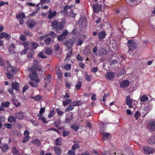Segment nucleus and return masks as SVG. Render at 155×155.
Here are the masks:
<instances>
[{
  "label": "nucleus",
  "instance_id": "nucleus-1",
  "mask_svg": "<svg viewBox=\"0 0 155 155\" xmlns=\"http://www.w3.org/2000/svg\"><path fill=\"white\" fill-rule=\"evenodd\" d=\"M66 23V22L65 19L59 22H58L57 21H54L51 23L52 26L56 30H61L64 29Z\"/></svg>",
  "mask_w": 155,
  "mask_h": 155
},
{
  "label": "nucleus",
  "instance_id": "nucleus-2",
  "mask_svg": "<svg viewBox=\"0 0 155 155\" xmlns=\"http://www.w3.org/2000/svg\"><path fill=\"white\" fill-rule=\"evenodd\" d=\"M29 70H31V72L29 74V77L31 80L35 81L36 83H39L40 81V79L38 78V76L37 72L35 70H33L32 68H29Z\"/></svg>",
  "mask_w": 155,
  "mask_h": 155
},
{
  "label": "nucleus",
  "instance_id": "nucleus-3",
  "mask_svg": "<svg viewBox=\"0 0 155 155\" xmlns=\"http://www.w3.org/2000/svg\"><path fill=\"white\" fill-rule=\"evenodd\" d=\"M127 43L128 45L129 51H133L137 48V44L133 40H128Z\"/></svg>",
  "mask_w": 155,
  "mask_h": 155
},
{
  "label": "nucleus",
  "instance_id": "nucleus-4",
  "mask_svg": "<svg viewBox=\"0 0 155 155\" xmlns=\"http://www.w3.org/2000/svg\"><path fill=\"white\" fill-rule=\"evenodd\" d=\"M143 153L146 154H150L153 153L155 152V150L153 148L148 146H145L143 147Z\"/></svg>",
  "mask_w": 155,
  "mask_h": 155
},
{
  "label": "nucleus",
  "instance_id": "nucleus-5",
  "mask_svg": "<svg viewBox=\"0 0 155 155\" xmlns=\"http://www.w3.org/2000/svg\"><path fill=\"white\" fill-rule=\"evenodd\" d=\"M126 102L127 105L130 107V106H133V105H136L137 104V102L136 101H134V100H131L130 96H128L127 97Z\"/></svg>",
  "mask_w": 155,
  "mask_h": 155
},
{
  "label": "nucleus",
  "instance_id": "nucleus-6",
  "mask_svg": "<svg viewBox=\"0 0 155 155\" xmlns=\"http://www.w3.org/2000/svg\"><path fill=\"white\" fill-rule=\"evenodd\" d=\"M68 31L67 30H65L63 31L62 34H60L57 36V39L59 41H61L63 40L65 38L66 36H67Z\"/></svg>",
  "mask_w": 155,
  "mask_h": 155
},
{
  "label": "nucleus",
  "instance_id": "nucleus-7",
  "mask_svg": "<svg viewBox=\"0 0 155 155\" xmlns=\"http://www.w3.org/2000/svg\"><path fill=\"white\" fill-rule=\"evenodd\" d=\"M148 128L150 132H153L155 130V120L152 119L149 122Z\"/></svg>",
  "mask_w": 155,
  "mask_h": 155
},
{
  "label": "nucleus",
  "instance_id": "nucleus-8",
  "mask_svg": "<svg viewBox=\"0 0 155 155\" xmlns=\"http://www.w3.org/2000/svg\"><path fill=\"white\" fill-rule=\"evenodd\" d=\"M36 22L31 19L27 20L26 22L27 27L30 29L34 28L35 25L36 24Z\"/></svg>",
  "mask_w": 155,
  "mask_h": 155
},
{
  "label": "nucleus",
  "instance_id": "nucleus-9",
  "mask_svg": "<svg viewBox=\"0 0 155 155\" xmlns=\"http://www.w3.org/2000/svg\"><path fill=\"white\" fill-rule=\"evenodd\" d=\"M69 10H71V7L69 6H65L62 10L61 12L64 14V16H69Z\"/></svg>",
  "mask_w": 155,
  "mask_h": 155
},
{
  "label": "nucleus",
  "instance_id": "nucleus-10",
  "mask_svg": "<svg viewBox=\"0 0 155 155\" xmlns=\"http://www.w3.org/2000/svg\"><path fill=\"white\" fill-rule=\"evenodd\" d=\"M25 14L24 13L16 15V18L19 19L20 25H22L23 24L24 20L23 18H25Z\"/></svg>",
  "mask_w": 155,
  "mask_h": 155
},
{
  "label": "nucleus",
  "instance_id": "nucleus-11",
  "mask_svg": "<svg viewBox=\"0 0 155 155\" xmlns=\"http://www.w3.org/2000/svg\"><path fill=\"white\" fill-rule=\"evenodd\" d=\"M38 46V44L35 42H31L28 44L29 49L32 51L36 49Z\"/></svg>",
  "mask_w": 155,
  "mask_h": 155
},
{
  "label": "nucleus",
  "instance_id": "nucleus-12",
  "mask_svg": "<svg viewBox=\"0 0 155 155\" xmlns=\"http://www.w3.org/2000/svg\"><path fill=\"white\" fill-rule=\"evenodd\" d=\"M130 82L128 80H124L122 81L121 83H120V87L122 88L127 87L129 86Z\"/></svg>",
  "mask_w": 155,
  "mask_h": 155
},
{
  "label": "nucleus",
  "instance_id": "nucleus-13",
  "mask_svg": "<svg viewBox=\"0 0 155 155\" xmlns=\"http://www.w3.org/2000/svg\"><path fill=\"white\" fill-rule=\"evenodd\" d=\"M93 9L94 12L97 13V12L101 11V7L100 5L98 4H95L93 5Z\"/></svg>",
  "mask_w": 155,
  "mask_h": 155
},
{
  "label": "nucleus",
  "instance_id": "nucleus-14",
  "mask_svg": "<svg viewBox=\"0 0 155 155\" xmlns=\"http://www.w3.org/2000/svg\"><path fill=\"white\" fill-rule=\"evenodd\" d=\"M115 75V73L113 72L112 71H110V72H108L106 73L105 75V78L108 80H111L114 78Z\"/></svg>",
  "mask_w": 155,
  "mask_h": 155
},
{
  "label": "nucleus",
  "instance_id": "nucleus-15",
  "mask_svg": "<svg viewBox=\"0 0 155 155\" xmlns=\"http://www.w3.org/2000/svg\"><path fill=\"white\" fill-rule=\"evenodd\" d=\"M53 150L57 155H60L62 152V149L58 146H54L53 148Z\"/></svg>",
  "mask_w": 155,
  "mask_h": 155
},
{
  "label": "nucleus",
  "instance_id": "nucleus-16",
  "mask_svg": "<svg viewBox=\"0 0 155 155\" xmlns=\"http://www.w3.org/2000/svg\"><path fill=\"white\" fill-rule=\"evenodd\" d=\"M12 85L13 90H15L16 91H19V84L18 83H14V82L12 81Z\"/></svg>",
  "mask_w": 155,
  "mask_h": 155
},
{
  "label": "nucleus",
  "instance_id": "nucleus-17",
  "mask_svg": "<svg viewBox=\"0 0 155 155\" xmlns=\"http://www.w3.org/2000/svg\"><path fill=\"white\" fill-rule=\"evenodd\" d=\"M57 14L56 11H54L52 12L51 10L50 9L49 11V14L48 15V17L49 19H51L54 16H55Z\"/></svg>",
  "mask_w": 155,
  "mask_h": 155
},
{
  "label": "nucleus",
  "instance_id": "nucleus-18",
  "mask_svg": "<svg viewBox=\"0 0 155 155\" xmlns=\"http://www.w3.org/2000/svg\"><path fill=\"white\" fill-rule=\"evenodd\" d=\"M0 148L4 152H6L9 150V147L7 144H2L0 146Z\"/></svg>",
  "mask_w": 155,
  "mask_h": 155
},
{
  "label": "nucleus",
  "instance_id": "nucleus-19",
  "mask_svg": "<svg viewBox=\"0 0 155 155\" xmlns=\"http://www.w3.org/2000/svg\"><path fill=\"white\" fill-rule=\"evenodd\" d=\"M102 134L103 135V140H108L110 138V134L106 132H101Z\"/></svg>",
  "mask_w": 155,
  "mask_h": 155
},
{
  "label": "nucleus",
  "instance_id": "nucleus-20",
  "mask_svg": "<svg viewBox=\"0 0 155 155\" xmlns=\"http://www.w3.org/2000/svg\"><path fill=\"white\" fill-rule=\"evenodd\" d=\"M106 34L105 31H104V30H102V31L99 32V33H98V37L100 39H102L104 38H105Z\"/></svg>",
  "mask_w": 155,
  "mask_h": 155
},
{
  "label": "nucleus",
  "instance_id": "nucleus-21",
  "mask_svg": "<svg viewBox=\"0 0 155 155\" xmlns=\"http://www.w3.org/2000/svg\"><path fill=\"white\" fill-rule=\"evenodd\" d=\"M81 104H82V103L81 101H74L71 102L69 106L72 107V106H79Z\"/></svg>",
  "mask_w": 155,
  "mask_h": 155
},
{
  "label": "nucleus",
  "instance_id": "nucleus-22",
  "mask_svg": "<svg viewBox=\"0 0 155 155\" xmlns=\"http://www.w3.org/2000/svg\"><path fill=\"white\" fill-rule=\"evenodd\" d=\"M15 116L17 118L21 120V119H22L23 117H24V115L23 112H19L15 114Z\"/></svg>",
  "mask_w": 155,
  "mask_h": 155
},
{
  "label": "nucleus",
  "instance_id": "nucleus-23",
  "mask_svg": "<svg viewBox=\"0 0 155 155\" xmlns=\"http://www.w3.org/2000/svg\"><path fill=\"white\" fill-rule=\"evenodd\" d=\"M10 35L8 33H5V32H2L0 33V38H9Z\"/></svg>",
  "mask_w": 155,
  "mask_h": 155
},
{
  "label": "nucleus",
  "instance_id": "nucleus-24",
  "mask_svg": "<svg viewBox=\"0 0 155 155\" xmlns=\"http://www.w3.org/2000/svg\"><path fill=\"white\" fill-rule=\"evenodd\" d=\"M148 142L150 144H155V136H151L148 140Z\"/></svg>",
  "mask_w": 155,
  "mask_h": 155
},
{
  "label": "nucleus",
  "instance_id": "nucleus-25",
  "mask_svg": "<svg viewBox=\"0 0 155 155\" xmlns=\"http://www.w3.org/2000/svg\"><path fill=\"white\" fill-rule=\"evenodd\" d=\"M8 121L9 123H12V122H15L17 120V119L15 117L13 116H10L8 118Z\"/></svg>",
  "mask_w": 155,
  "mask_h": 155
},
{
  "label": "nucleus",
  "instance_id": "nucleus-26",
  "mask_svg": "<svg viewBox=\"0 0 155 155\" xmlns=\"http://www.w3.org/2000/svg\"><path fill=\"white\" fill-rule=\"evenodd\" d=\"M32 144L37 146H40L41 145V142L39 140L35 139L31 142Z\"/></svg>",
  "mask_w": 155,
  "mask_h": 155
},
{
  "label": "nucleus",
  "instance_id": "nucleus-27",
  "mask_svg": "<svg viewBox=\"0 0 155 155\" xmlns=\"http://www.w3.org/2000/svg\"><path fill=\"white\" fill-rule=\"evenodd\" d=\"M140 97V101L142 102H145V101H147L148 99V97L145 94L141 95V94Z\"/></svg>",
  "mask_w": 155,
  "mask_h": 155
},
{
  "label": "nucleus",
  "instance_id": "nucleus-28",
  "mask_svg": "<svg viewBox=\"0 0 155 155\" xmlns=\"http://www.w3.org/2000/svg\"><path fill=\"white\" fill-rule=\"evenodd\" d=\"M7 71L8 72H10L11 71H15V70H14V68L12 67V65L10 64L7 66Z\"/></svg>",
  "mask_w": 155,
  "mask_h": 155
},
{
  "label": "nucleus",
  "instance_id": "nucleus-29",
  "mask_svg": "<svg viewBox=\"0 0 155 155\" xmlns=\"http://www.w3.org/2000/svg\"><path fill=\"white\" fill-rule=\"evenodd\" d=\"M64 45H65V46H67L68 49H70L72 46V42H71L67 40L64 42Z\"/></svg>",
  "mask_w": 155,
  "mask_h": 155
},
{
  "label": "nucleus",
  "instance_id": "nucleus-30",
  "mask_svg": "<svg viewBox=\"0 0 155 155\" xmlns=\"http://www.w3.org/2000/svg\"><path fill=\"white\" fill-rule=\"evenodd\" d=\"M32 98L34 99L36 101H40L42 100V97L40 95H36L32 96Z\"/></svg>",
  "mask_w": 155,
  "mask_h": 155
},
{
  "label": "nucleus",
  "instance_id": "nucleus-31",
  "mask_svg": "<svg viewBox=\"0 0 155 155\" xmlns=\"http://www.w3.org/2000/svg\"><path fill=\"white\" fill-rule=\"evenodd\" d=\"M84 54L86 55L90 54L91 52V49L89 47L87 46L84 50Z\"/></svg>",
  "mask_w": 155,
  "mask_h": 155
},
{
  "label": "nucleus",
  "instance_id": "nucleus-32",
  "mask_svg": "<svg viewBox=\"0 0 155 155\" xmlns=\"http://www.w3.org/2000/svg\"><path fill=\"white\" fill-rule=\"evenodd\" d=\"M140 0H130L129 3L131 5H137Z\"/></svg>",
  "mask_w": 155,
  "mask_h": 155
},
{
  "label": "nucleus",
  "instance_id": "nucleus-33",
  "mask_svg": "<svg viewBox=\"0 0 155 155\" xmlns=\"http://www.w3.org/2000/svg\"><path fill=\"white\" fill-rule=\"evenodd\" d=\"M15 47L14 44H11L10 45L9 48H8V51L10 53H11L12 50H14L15 49Z\"/></svg>",
  "mask_w": 155,
  "mask_h": 155
},
{
  "label": "nucleus",
  "instance_id": "nucleus-34",
  "mask_svg": "<svg viewBox=\"0 0 155 155\" xmlns=\"http://www.w3.org/2000/svg\"><path fill=\"white\" fill-rule=\"evenodd\" d=\"M61 138H58L56 139L55 141V144L56 145H61Z\"/></svg>",
  "mask_w": 155,
  "mask_h": 155
},
{
  "label": "nucleus",
  "instance_id": "nucleus-35",
  "mask_svg": "<svg viewBox=\"0 0 155 155\" xmlns=\"http://www.w3.org/2000/svg\"><path fill=\"white\" fill-rule=\"evenodd\" d=\"M82 84V83L81 81H79L78 82L77 84L75 85L76 89L77 90H79V89H80L81 87Z\"/></svg>",
  "mask_w": 155,
  "mask_h": 155
},
{
  "label": "nucleus",
  "instance_id": "nucleus-36",
  "mask_svg": "<svg viewBox=\"0 0 155 155\" xmlns=\"http://www.w3.org/2000/svg\"><path fill=\"white\" fill-rule=\"evenodd\" d=\"M76 15V14L73 13V11L72 10L71 7V11H69L68 16L71 18H75V17Z\"/></svg>",
  "mask_w": 155,
  "mask_h": 155
},
{
  "label": "nucleus",
  "instance_id": "nucleus-37",
  "mask_svg": "<svg viewBox=\"0 0 155 155\" xmlns=\"http://www.w3.org/2000/svg\"><path fill=\"white\" fill-rule=\"evenodd\" d=\"M24 34L25 35H28L30 36H31L33 35V34L31 32H30L29 30H26L24 31Z\"/></svg>",
  "mask_w": 155,
  "mask_h": 155
},
{
  "label": "nucleus",
  "instance_id": "nucleus-38",
  "mask_svg": "<svg viewBox=\"0 0 155 155\" xmlns=\"http://www.w3.org/2000/svg\"><path fill=\"white\" fill-rule=\"evenodd\" d=\"M12 153L14 155L17 154L19 153V151L16 149V147L15 146V147H12Z\"/></svg>",
  "mask_w": 155,
  "mask_h": 155
},
{
  "label": "nucleus",
  "instance_id": "nucleus-39",
  "mask_svg": "<svg viewBox=\"0 0 155 155\" xmlns=\"http://www.w3.org/2000/svg\"><path fill=\"white\" fill-rule=\"evenodd\" d=\"M51 41V39L50 38H47L45 40V44H46V45H49L50 44Z\"/></svg>",
  "mask_w": 155,
  "mask_h": 155
},
{
  "label": "nucleus",
  "instance_id": "nucleus-40",
  "mask_svg": "<svg viewBox=\"0 0 155 155\" xmlns=\"http://www.w3.org/2000/svg\"><path fill=\"white\" fill-rule=\"evenodd\" d=\"M71 100L70 99H68L63 102V105L64 106L67 105L69 103H71Z\"/></svg>",
  "mask_w": 155,
  "mask_h": 155
},
{
  "label": "nucleus",
  "instance_id": "nucleus-41",
  "mask_svg": "<svg viewBox=\"0 0 155 155\" xmlns=\"http://www.w3.org/2000/svg\"><path fill=\"white\" fill-rule=\"evenodd\" d=\"M140 111H136L134 114V117L136 118V120H137L138 119L139 116L140 115Z\"/></svg>",
  "mask_w": 155,
  "mask_h": 155
},
{
  "label": "nucleus",
  "instance_id": "nucleus-42",
  "mask_svg": "<svg viewBox=\"0 0 155 155\" xmlns=\"http://www.w3.org/2000/svg\"><path fill=\"white\" fill-rule=\"evenodd\" d=\"M10 102L9 101H6L5 102H2L1 103L2 107H8L9 106Z\"/></svg>",
  "mask_w": 155,
  "mask_h": 155
},
{
  "label": "nucleus",
  "instance_id": "nucleus-43",
  "mask_svg": "<svg viewBox=\"0 0 155 155\" xmlns=\"http://www.w3.org/2000/svg\"><path fill=\"white\" fill-rule=\"evenodd\" d=\"M51 79V76L50 74H48V75H47L46 77L45 78L44 80L46 82H47L48 83H49Z\"/></svg>",
  "mask_w": 155,
  "mask_h": 155
},
{
  "label": "nucleus",
  "instance_id": "nucleus-44",
  "mask_svg": "<svg viewBox=\"0 0 155 155\" xmlns=\"http://www.w3.org/2000/svg\"><path fill=\"white\" fill-rule=\"evenodd\" d=\"M79 148V146L78 144H73V146H72L71 149H72V150H74V151H75L76 149H78Z\"/></svg>",
  "mask_w": 155,
  "mask_h": 155
},
{
  "label": "nucleus",
  "instance_id": "nucleus-45",
  "mask_svg": "<svg viewBox=\"0 0 155 155\" xmlns=\"http://www.w3.org/2000/svg\"><path fill=\"white\" fill-rule=\"evenodd\" d=\"M70 132L69 131H67V130H64L62 132V135L63 137H65L66 136L68 135Z\"/></svg>",
  "mask_w": 155,
  "mask_h": 155
},
{
  "label": "nucleus",
  "instance_id": "nucleus-46",
  "mask_svg": "<svg viewBox=\"0 0 155 155\" xmlns=\"http://www.w3.org/2000/svg\"><path fill=\"white\" fill-rule=\"evenodd\" d=\"M45 110V107H41L39 111V113L38 116H39V117H41V116H42L43 115V112H44Z\"/></svg>",
  "mask_w": 155,
  "mask_h": 155
},
{
  "label": "nucleus",
  "instance_id": "nucleus-47",
  "mask_svg": "<svg viewBox=\"0 0 155 155\" xmlns=\"http://www.w3.org/2000/svg\"><path fill=\"white\" fill-rule=\"evenodd\" d=\"M38 63L37 60H35L33 61V68L35 69H37L38 66Z\"/></svg>",
  "mask_w": 155,
  "mask_h": 155
},
{
  "label": "nucleus",
  "instance_id": "nucleus-48",
  "mask_svg": "<svg viewBox=\"0 0 155 155\" xmlns=\"http://www.w3.org/2000/svg\"><path fill=\"white\" fill-rule=\"evenodd\" d=\"M145 108L144 109L143 111L142 112L143 115L142 114H141V115L142 117H144L146 115V114L148 113L147 111H146V110L147 109V108H148V107H145Z\"/></svg>",
  "mask_w": 155,
  "mask_h": 155
},
{
  "label": "nucleus",
  "instance_id": "nucleus-49",
  "mask_svg": "<svg viewBox=\"0 0 155 155\" xmlns=\"http://www.w3.org/2000/svg\"><path fill=\"white\" fill-rule=\"evenodd\" d=\"M20 39L21 40V41H25L27 39V38L26 37V35H23V34H21L20 36Z\"/></svg>",
  "mask_w": 155,
  "mask_h": 155
},
{
  "label": "nucleus",
  "instance_id": "nucleus-50",
  "mask_svg": "<svg viewBox=\"0 0 155 155\" xmlns=\"http://www.w3.org/2000/svg\"><path fill=\"white\" fill-rule=\"evenodd\" d=\"M12 101H13L14 103V104L15 106H18V105H20V103L18 102V101L16 100H15V99L13 98L12 99Z\"/></svg>",
  "mask_w": 155,
  "mask_h": 155
},
{
  "label": "nucleus",
  "instance_id": "nucleus-51",
  "mask_svg": "<svg viewBox=\"0 0 155 155\" xmlns=\"http://www.w3.org/2000/svg\"><path fill=\"white\" fill-rule=\"evenodd\" d=\"M54 109H52L50 111V113L49 114L48 117L49 118L51 117H53L54 115Z\"/></svg>",
  "mask_w": 155,
  "mask_h": 155
},
{
  "label": "nucleus",
  "instance_id": "nucleus-52",
  "mask_svg": "<svg viewBox=\"0 0 155 155\" xmlns=\"http://www.w3.org/2000/svg\"><path fill=\"white\" fill-rule=\"evenodd\" d=\"M71 128H72V129L74 130L75 131H77V130H78L79 128V127H78V126H76L74 124L71 126Z\"/></svg>",
  "mask_w": 155,
  "mask_h": 155
},
{
  "label": "nucleus",
  "instance_id": "nucleus-53",
  "mask_svg": "<svg viewBox=\"0 0 155 155\" xmlns=\"http://www.w3.org/2000/svg\"><path fill=\"white\" fill-rule=\"evenodd\" d=\"M29 83L30 86H32V87H37L38 86V84H37L35 82H34L32 81H30Z\"/></svg>",
  "mask_w": 155,
  "mask_h": 155
},
{
  "label": "nucleus",
  "instance_id": "nucleus-54",
  "mask_svg": "<svg viewBox=\"0 0 155 155\" xmlns=\"http://www.w3.org/2000/svg\"><path fill=\"white\" fill-rule=\"evenodd\" d=\"M45 53L47 54L50 55L52 53V52L51 49L49 48H47L46 49L45 51Z\"/></svg>",
  "mask_w": 155,
  "mask_h": 155
},
{
  "label": "nucleus",
  "instance_id": "nucleus-55",
  "mask_svg": "<svg viewBox=\"0 0 155 155\" xmlns=\"http://www.w3.org/2000/svg\"><path fill=\"white\" fill-rule=\"evenodd\" d=\"M106 52V50L104 48H101L99 51V54L100 55H103Z\"/></svg>",
  "mask_w": 155,
  "mask_h": 155
},
{
  "label": "nucleus",
  "instance_id": "nucleus-56",
  "mask_svg": "<svg viewBox=\"0 0 155 155\" xmlns=\"http://www.w3.org/2000/svg\"><path fill=\"white\" fill-rule=\"evenodd\" d=\"M85 77L86 81H90L91 80V76L88 75L87 74H85Z\"/></svg>",
  "mask_w": 155,
  "mask_h": 155
},
{
  "label": "nucleus",
  "instance_id": "nucleus-57",
  "mask_svg": "<svg viewBox=\"0 0 155 155\" xmlns=\"http://www.w3.org/2000/svg\"><path fill=\"white\" fill-rule=\"evenodd\" d=\"M30 137V136H25L23 138L22 142H23V143L26 142L28 140H29Z\"/></svg>",
  "mask_w": 155,
  "mask_h": 155
},
{
  "label": "nucleus",
  "instance_id": "nucleus-58",
  "mask_svg": "<svg viewBox=\"0 0 155 155\" xmlns=\"http://www.w3.org/2000/svg\"><path fill=\"white\" fill-rule=\"evenodd\" d=\"M39 119L42 121L44 123H48L45 117L44 116L42 117H40Z\"/></svg>",
  "mask_w": 155,
  "mask_h": 155
},
{
  "label": "nucleus",
  "instance_id": "nucleus-59",
  "mask_svg": "<svg viewBox=\"0 0 155 155\" xmlns=\"http://www.w3.org/2000/svg\"><path fill=\"white\" fill-rule=\"evenodd\" d=\"M6 76L9 79H12L14 77V76L13 74H10L9 73H6Z\"/></svg>",
  "mask_w": 155,
  "mask_h": 155
},
{
  "label": "nucleus",
  "instance_id": "nucleus-60",
  "mask_svg": "<svg viewBox=\"0 0 155 155\" xmlns=\"http://www.w3.org/2000/svg\"><path fill=\"white\" fill-rule=\"evenodd\" d=\"M4 126H5V127L9 129H11L12 127V125L11 124H4Z\"/></svg>",
  "mask_w": 155,
  "mask_h": 155
},
{
  "label": "nucleus",
  "instance_id": "nucleus-61",
  "mask_svg": "<svg viewBox=\"0 0 155 155\" xmlns=\"http://www.w3.org/2000/svg\"><path fill=\"white\" fill-rule=\"evenodd\" d=\"M98 50V48L97 45L95 46L93 50V52L94 54L97 55V51Z\"/></svg>",
  "mask_w": 155,
  "mask_h": 155
},
{
  "label": "nucleus",
  "instance_id": "nucleus-62",
  "mask_svg": "<svg viewBox=\"0 0 155 155\" xmlns=\"http://www.w3.org/2000/svg\"><path fill=\"white\" fill-rule=\"evenodd\" d=\"M98 70V67H93L91 70V71L95 73L97 72Z\"/></svg>",
  "mask_w": 155,
  "mask_h": 155
},
{
  "label": "nucleus",
  "instance_id": "nucleus-63",
  "mask_svg": "<svg viewBox=\"0 0 155 155\" xmlns=\"http://www.w3.org/2000/svg\"><path fill=\"white\" fill-rule=\"evenodd\" d=\"M29 48H25L21 52V55L26 54L27 52L28 51Z\"/></svg>",
  "mask_w": 155,
  "mask_h": 155
},
{
  "label": "nucleus",
  "instance_id": "nucleus-64",
  "mask_svg": "<svg viewBox=\"0 0 155 155\" xmlns=\"http://www.w3.org/2000/svg\"><path fill=\"white\" fill-rule=\"evenodd\" d=\"M68 153L69 155H75V151H74V150H69Z\"/></svg>",
  "mask_w": 155,
  "mask_h": 155
}]
</instances>
